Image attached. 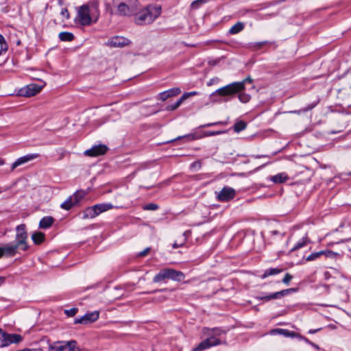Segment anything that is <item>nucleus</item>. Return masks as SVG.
<instances>
[{
    "label": "nucleus",
    "instance_id": "nucleus-44",
    "mask_svg": "<svg viewBox=\"0 0 351 351\" xmlns=\"http://www.w3.org/2000/svg\"><path fill=\"white\" fill-rule=\"evenodd\" d=\"M60 14L62 16L63 18L66 19H69V13L66 8H62Z\"/></svg>",
    "mask_w": 351,
    "mask_h": 351
},
{
    "label": "nucleus",
    "instance_id": "nucleus-25",
    "mask_svg": "<svg viewBox=\"0 0 351 351\" xmlns=\"http://www.w3.org/2000/svg\"><path fill=\"white\" fill-rule=\"evenodd\" d=\"M45 234L41 232H35L32 235V239L34 244L39 245L45 240Z\"/></svg>",
    "mask_w": 351,
    "mask_h": 351
},
{
    "label": "nucleus",
    "instance_id": "nucleus-26",
    "mask_svg": "<svg viewBox=\"0 0 351 351\" xmlns=\"http://www.w3.org/2000/svg\"><path fill=\"white\" fill-rule=\"evenodd\" d=\"M58 38L61 41L64 42H70L73 40L74 39V35L69 32H62L59 34Z\"/></svg>",
    "mask_w": 351,
    "mask_h": 351
},
{
    "label": "nucleus",
    "instance_id": "nucleus-37",
    "mask_svg": "<svg viewBox=\"0 0 351 351\" xmlns=\"http://www.w3.org/2000/svg\"><path fill=\"white\" fill-rule=\"evenodd\" d=\"M208 0H195L191 3V9L196 10L205 4Z\"/></svg>",
    "mask_w": 351,
    "mask_h": 351
},
{
    "label": "nucleus",
    "instance_id": "nucleus-20",
    "mask_svg": "<svg viewBox=\"0 0 351 351\" xmlns=\"http://www.w3.org/2000/svg\"><path fill=\"white\" fill-rule=\"evenodd\" d=\"M289 177L286 173H280L271 177L270 180L274 183H284L288 180Z\"/></svg>",
    "mask_w": 351,
    "mask_h": 351
},
{
    "label": "nucleus",
    "instance_id": "nucleus-6",
    "mask_svg": "<svg viewBox=\"0 0 351 351\" xmlns=\"http://www.w3.org/2000/svg\"><path fill=\"white\" fill-rule=\"evenodd\" d=\"M48 351H81L75 340L56 341L49 343Z\"/></svg>",
    "mask_w": 351,
    "mask_h": 351
},
{
    "label": "nucleus",
    "instance_id": "nucleus-52",
    "mask_svg": "<svg viewBox=\"0 0 351 351\" xmlns=\"http://www.w3.org/2000/svg\"><path fill=\"white\" fill-rule=\"evenodd\" d=\"M220 123H221V122L207 123V124L202 125V128L210 127V126L217 125V124H220Z\"/></svg>",
    "mask_w": 351,
    "mask_h": 351
},
{
    "label": "nucleus",
    "instance_id": "nucleus-57",
    "mask_svg": "<svg viewBox=\"0 0 351 351\" xmlns=\"http://www.w3.org/2000/svg\"><path fill=\"white\" fill-rule=\"evenodd\" d=\"M5 164V160L0 158V166Z\"/></svg>",
    "mask_w": 351,
    "mask_h": 351
},
{
    "label": "nucleus",
    "instance_id": "nucleus-18",
    "mask_svg": "<svg viewBox=\"0 0 351 351\" xmlns=\"http://www.w3.org/2000/svg\"><path fill=\"white\" fill-rule=\"evenodd\" d=\"M169 279L173 281L180 282L185 278V275L180 271H177L173 269L168 268Z\"/></svg>",
    "mask_w": 351,
    "mask_h": 351
},
{
    "label": "nucleus",
    "instance_id": "nucleus-13",
    "mask_svg": "<svg viewBox=\"0 0 351 351\" xmlns=\"http://www.w3.org/2000/svg\"><path fill=\"white\" fill-rule=\"evenodd\" d=\"M108 148L105 145H95L89 149L84 152V155L90 157L98 156L105 154Z\"/></svg>",
    "mask_w": 351,
    "mask_h": 351
},
{
    "label": "nucleus",
    "instance_id": "nucleus-38",
    "mask_svg": "<svg viewBox=\"0 0 351 351\" xmlns=\"http://www.w3.org/2000/svg\"><path fill=\"white\" fill-rule=\"evenodd\" d=\"M239 99L241 102L246 104L251 99V96L245 93H240L239 95Z\"/></svg>",
    "mask_w": 351,
    "mask_h": 351
},
{
    "label": "nucleus",
    "instance_id": "nucleus-39",
    "mask_svg": "<svg viewBox=\"0 0 351 351\" xmlns=\"http://www.w3.org/2000/svg\"><path fill=\"white\" fill-rule=\"evenodd\" d=\"M190 234V232L189 231H185L184 233H183V237H184V239H183V241L180 243H178L177 242H175L173 244V247L176 249L179 247H181L182 246L185 241H186V239H187V237H188V234Z\"/></svg>",
    "mask_w": 351,
    "mask_h": 351
},
{
    "label": "nucleus",
    "instance_id": "nucleus-53",
    "mask_svg": "<svg viewBox=\"0 0 351 351\" xmlns=\"http://www.w3.org/2000/svg\"><path fill=\"white\" fill-rule=\"evenodd\" d=\"M302 339H304V340L305 341H306L307 343H310V344H311L312 346H313L314 348H317V349L319 348V347H318V346H317V345H316V344H315V343H312V342L309 341L306 338H305V337H304V338H302Z\"/></svg>",
    "mask_w": 351,
    "mask_h": 351
},
{
    "label": "nucleus",
    "instance_id": "nucleus-19",
    "mask_svg": "<svg viewBox=\"0 0 351 351\" xmlns=\"http://www.w3.org/2000/svg\"><path fill=\"white\" fill-rule=\"evenodd\" d=\"M166 279H169V271L168 268L160 270L153 278V282L155 283H159L165 281Z\"/></svg>",
    "mask_w": 351,
    "mask_h": 351
},
{
    "label": "nucleus",
    "instance_id": "nucleus-17",
    "mask_svg": "<svg viewBox=\"0 0 351 351\" xmlns=\"http://www.w3.org/2000/svg\"><path fill=\"white\" fill-rule=\"evenodd\" d=\"M181 93V90L179 88H173L160 93L158 95L159 99L161 101H165L168 98L173 96H176Z\"/></svg>",
    "mask_w": 351,
    "mask_h": 351
},
{
    "label": "nucleus",
    "instance_id": "nucleus-64",
    "mask_svg": "<svg viewBox=\"0 0 351 351\" xmlns=\"http://www.w3.org/2000/svg\"><path fill=\"white\" fill-rule=\"evenodd\" d=\"M158 290H155V291H152L151 293H156V291H158Z\"/></svg>",
    "mask_w": 351,
    "mask_h": 351
},
{
    "label": "nucleus",
    "instance_id": "nucleus-8",
    "mask_svg": "<svg viewBox=\"0 0 351 351\" xmlns=\"http://www.w3.org/2000/svg\"><path fill=\"white\" fill-rule=\"evenodd\" d=\"M23 340V337L19 334H9L0 328V347H6L11 343H18Z\"/></svg>",
    "mask_w": 351,
    "mask_h": 351
},
{
    "label": "nucleus",
    "instance_id": "nucleus-56",
    "mask_svg": "<svg viewBox=\"0 0 351 351\" xmlns=\"http://www.w3.org/2000/svg\"><path fill=\"white\" fill-rule=\"evenodd\" d=\"M213 83H214V79H211V80L208 82V86H211Z\"/></svg>",
    "mask_w": 351,
    "mask_h": 351
},
{
    "label": "nucleus",
    "instance_id": "nucleus-9",
    "mask_svg": "<svg viewBox=\"0 0 351 351\" xmlns=\"http://www.w3.org/2000/svg\"><path fill=\"white\" fill-rule=\"evenodd\" d=\"M294 291V289H287L269 294L261 293V295L256 296V299L258 300H263L264 302H269L271 300L282 298V297L293 292Z\"/></svg>",
    "mask_w": 351,
    "mask_h": 351
},
{
    "label": "nucleus",
    "instance_id": "nucleus-49",
    "mask_svg": "<svg viewBox=\"0 0 351 351\" xmlns=\"http://www.w3.org/2000/svg\"><path fill=\"white\" fill-rule=\"evenodd\" d=\"M283 332V329L282 328H276V329H274L271 331V334H280V335H282V332Z\"/></svg>",
    "mask_w": 351,
    "mask_h": 351
},
{
    "label": "nucleus",
    "instance_id": "nucleus-3",
    "mask_svg": "<svg viewBox=\"0 0 351 351\" xmlns=\"http://www.w3.org/2000/svg\"><path fill=\"white\" fill-rule=\"evenodd\" d=\"M161 14V7L156 5H148L134 13V22L138 25L152 23Z\"/></svg>",
    "mask_w": 351,
    "mask_h": 351
},
{
    "label": "nucleus",
    "instance_id": "nucleus-31",
    "mask_svg": "<svg viewBox=\"0 0 351 351\" xmlns=\"http://www.w3.org/2000/svg\"><path fill=\"white\" fill-rule=\"evenodd\" d=\"M331 253L330 251H320V252H314V253H312L311 254H310L309 256H308L306 258V260L307 261H314L317 258H318L322 254H326V255H328V254H330Z\"/></svg>",
    "mask_w": 351,
    "mask_h": 351
},
{
    "label": "nucleus",
    "instance_id": "nucleus-36",
    "mask_svg": "<svg viewBox=\"0 0 351 351\" xmlns=\"http://www.w3.org/2000/svg\"><path fill=\"white\" fill-rule=\"evenodd\" d=\"M317 103H318L317 101L315 102V103H312L311 104H308L306 107H305V108H302L301 110H295V111H293L292 112L296 113V114H300L301 112H307L308 110H311L313 108H314L317 106Z\"/></svg>",
    "mask_w": 351,
    "mask_h": 351
},
{
    "label": "nucleus",
    "instance_id": "nucleus-62",
    "mask_svg": "<svg viewBox=\"0 0 351 351\" xmlns=\"http://www.w3.org/2000/svg\"><path fill=\"white\" fill-rule=\"evenodd\" d=\"M165 290H166V289H160V290H159V291H165Z\"/></svg>",
    "mask_w": 351,
    "mask_h": 351
},
{
    "label": "nucleus",
    "instance_id": "nucleus-1",
    "mask_svg": "<svg viewBox=\"0 0 351 351\" xmlns=\"http://www.w3.org/2000/svg\"><path fill=\"white\" fill-rule=\"evenodd\" d=\"M99 3L97 0H92L77 9L75 21L83 26H88L95 23L100 15Z\"/></svg>",
    "mask_w": 351,
    "mask_h": 351
},
{
    "label": "nucleus",
    "instance_id": "nucleus-33",
    "mask_svg": "<svg viewBox=\"0 0 351 351\" xmlns=\"http://www.w3.org/2000/svg\"><path fill=\"white\" fill-rule=\"evenodd\" d=\"M247 124L243 121H239L234 123L233 128L236 132H239L246 128Z\"/></svg>",
    "mask_w": 351,
    "mask_h": 351
},
{
    "label": "nucleus",
    "instance_id": "nucleus-42",
    "mask_svg": "<svg viewBox=\"0 0 351 351\" xmlns=\"http://www.w3.org/2000/svg\"><path fill=\"white\" fill-rule=\"evenodd\" d=\"M197 95V92L196 91H193V92H189V93H185L182 95V96L181 97L182 99H183V101H184L185 99H186L187 98H189V97L191 96H194V95Z\"/></svg>",
    "mask_w": 351,
    "mask_h": 351
},
{
    "label": "nucleus",
    "instance_id": "nucleus-40",
    "mask_svg": "<svg viewBox=\"0 0 351 351\" xmlns=\"http://www.w3.org/2000/svg\"><path fill=\"white\" fill-rule=\"evenodd\" d=\"M159 208L158 205L154 203H149L143 206L145 210H156Z\"/></svg>",
    "mask_w": 351,
    "mask_h": 351
},
{
    "label": "nucleus",
    "instance_id": "nucleus-58",
    "mask_svg": "<svg viewBox=\"0 0 351 351\" xmlns=\"http://www.w3.org/2000/svg\"><path fill=\"white\" fill-rule=\"evenodd\" d=\"M5 279L3 277H0V285L4 282Z\"/></svg>",
    "mask_w": 351,
    "mask_h": 351
},
{
    "label": "nucleus",
    "instance_id": "nucleus-55",
    "mask_svg": "<svg viewBox=\"0 0 351 351\" xmlns=\"http://www.w3.org/2000/svg\"><path fill=\"white\" fill-rule=\"evenodd\" d=\"M282 335L285 337H288L289 335H291L289 334V330H287V329H283V332H282Z\"/></svg>",
    "mask_w": 351,
    "mask_h": 351
},
{
    "label": "nucleus",
    "instance_id": "nucleus-16",
    "mask_svg": "<svg viewBox=\"0 0 351 351\" xmlns=\"http://www.w3.org/2000/svg\"><path fill=\"white\" fill-rule=\"evenodd\" d=\"M130 43V41L128 38L121 36H114L108 42V45L113 47H123Z\"/></svg>",
    "mask_w": 351,
    "mask_h": 351
},
{
    "label": "nucleus",
    "instance_id": "nucleus-14",
    "mask_svg": "<svg viewBox=\"0 0 351 351\" xmlns=\"http://www.w3.org/2000/svg\"><path fill=\"white\" fill-rule=\"evenodd\" d=\"M40 156L39 154H28L23 156L19 158L11 166V171H14L17 167L24 165L31 160L38 158Z\"/></svg>",
    "mask_w": 351,
    "mask_h": 351
},
{
    "label": "nucleus",
    "instance_id": "nucleus-32",
    "mask_svg": "<svg viewBox=\"0 0 351 351\" xmlns=\"http://www.w3.org/2000/svg\"><path fill=\"white\" fill-rule=\"evenodd\" d=\"M8 50V44L3 36L0 34V55L5 53Z\"/></svg>",
    "mask_w": 351,
    "mask_h": 351
},
{
    "label": "nucleus",
    "instance_id": "nucleus-5",
    "mask_svg": "<svg viewBox=\"0 0 351 351\" xmlns=\"http://www.w3.org/2000/svg\"><path fill=\"white\" fill-rule=\"evenodd\" d=\"M253 80L251 77H247L241 82H236L229 84L223 87H221L214 93H212L211 96L220 95V96H230L235 93H239L245 89V85L247 83H252Z\"/></svg>",
    "mask_w": 351,
    "mask_h": 351
},
{
    "label": "nucleus",
    "instance_id": "nucleus-22",
    "mask_svg": "<svg viewBox=\"0 0 351 351\" xmlns=\"http://www.w3.org/2000/svg\"><path fill=\"white\" fill-rule=\"evenodd\" d=\"M54 221L52 217H45L41 219L39 223V227L43 229H46L51 226Z\"/></svg>",
    "mask_w": 351,
    "mask_h": 351
},
{
    "label": "nucleus",
    "instance_id": "nucleus-63",
    "mask_svg": "<svg viewBox=\"0 0 351 351\" xmlns=\"http://www.w3.org/2000/svg\"><path fill=\"white\" fill-rule=\"evenodd\" d=\"M348 176H351V171L347 173Z\"/></svg>",
    "mask_w": 351,
    "mask_h": 351
},
{
    "label": "nucleus",
    "instance_id": "nucleus-11",
    "mask_svg": "<svg viewBox=\"0 0 351 351\" xmlns=\"http://www.w3.org/2000/svg\"><path fill=\"white\" fill-rule=\"evenodd\" d=\"M236 191L230 186H224L217 195V199L221 202H226L234 198Z\"/></svg>",
    "mask_w": 351,
    "mask_h": 351
},
{
    "label": "nucleus",
    "instance_id": "nucleus-45",
    "mask_svg": "<svg viewBox=\"0 0 351 351\" xmlns=\"http://www.w3.org/2000/svg\"><path fill=\"white\" fill-rule=\"evenodd\" d=\"M202 167V164L199 161H195L191 165V168H196L199 169Z\"/></svg>",
    "mask_w": 351,
    "mask_h": 351
},
{
    "label": "nucleus",
    "instance_id": "nucleus-27",
    "mask_svg": "<svg viewBox=\"0 0 351 351\" xmlns=\"http://www.w3.org/2000/svg\"><path fill=\"white\" fill-rule=\"evenodd\" d=\"M86 195V192H85L83 190H80L74 193L73 195H71V197H73L74 203H75V204H77L82 199L84 198Z\"/></svg>",
    "mask_w": 351,
    "mask_h": 351
},
{
    "label": "nucleus",
    "instance_id": "nucleus-30",
    "mask_svg": "<svg viewBox=\"0 0 351 351\" xmlns=\"http://www.w3.org/2000/svg\"><path fill=\"white\" fill-rule=\"evenodd\" d=\"M75 205H76V204H75V203H74L73 197H71V196H70L63 203L61 204L60 206L62 208L69 210Z\"/></svg>",
    "mask_w": 351,
    "mask_h": 351
},
{
    "label": "nucleus",
    "instance_id": "nucleus-21",
    "mask_svg": "<svg viewBox=\"0 0 351 351\" xmlns=\"http://www.w3.org/2000/svg\"><path fill=\"white\" fill-rule=\"evenodd\" d=\"M97 215L103 212L107 211L113 208V206L110 203L106 204H98L94 205Z\"/></svg>",
    "mask_w": 351,
    "mask_h": 351
},
{
    "label": "nucleus",
    "instance_id": "nucleus-23",
    "mask_svg": "<svg viewBox=\"0 0 351 351\" xmlns=\"http://www.w3.org/2000/svg\"><path fill=\"white\" fill-rule=\"evenodd\" d=\"M244 27H245L244 23L237 22L228 30V34H231V35L237 34L241 32V31H243Z\"/></svg>",
    "mask_w": 351,
    "mask_h": 351
},
{
    "label": "nucleus",
    "instance_id": "nucleus-51",
    "mask_svg": "<svg viewBox=\"0 0 351 351\" xmlns=\"http://www.w3.org/2000/svg\"><path fill=\"white\" fill-rule=\"evenodd\" d=\"M289 334L291 335H289L288 337H299L300 339H302L303 337H302L299 334L293 332V331H289Z\"/></svg>",
    "mask_w": 351,
    "mask_h": 351
},
{
    "label": "nucleus",
    "instance_id": "nucleus-10",
    "mask_svg": "<svg viewBox=\"0 0 351 351\" xmlns=\"http://www.w3.org/2000/svg\"><path fill=\"white\" fill-rule=\"evenodd\" d=\"M99 317V312L95 311L86 313L84 315L80 318H75L74 324H80L82 325H87L96 322Z\"/></svg>",
    "mask_w": 351,
    "mask_h": 351
},
{
    "label": "nucleus",
    "instance_id": "nucleus-34",
    "mask_svg": "<svg viewBox=\"0 0 351 351\" xmlns=\"http://www.w3.org/2000/svg\"><path fill=\"white\" fill-rule=\"evenodd\" d=\"M267 43H269L268 41L252 43L249 44V48H250L253 50H258V49H261L263 46H265Z\"/></svg>",
    "mask_w": 351,
    "mask_h": 351
},
{
    "label": "nucleus",
    "instance_id": "nucleus-15",
    "mask_svg": "<svg viewBox=\"0 0 351 351\" xmlns=\"http://www.w3.org/2000/svg\"><path fill=\"white\" fill-rule=\"evenodd\" d=\"M20 248L16 243H8L1 247L3 256H14Z\"/></svg>",
    "mask_w": 351,
    "mask_h": 351
},
{
    "label": "nucleus",
    "instance_id": "nucleus-12",
    "mask_svg": "<svg viewBox=\"0 0 351 351\" xmlns=\"http://www.w3.org/2000/svg\"><path fill=\"white\" fill-rule=\"evenodd\" d=\"M43 86L35 84H31L19 90V95L23 97H29L38 93Z\"/></svg>",
    "mask_w": 351,
    "mask_h": 351
},
{
    "label": "nucleus",
    "instance_id": "nucleus-61",
    "mask_svg": "<svg viewBox=\"0 0 351 351\" xmlns=\"http://www.w3.org/2000/svg\"><path fill=\"white\" fill-rule=\"evenodd\" d=\"M282 254V251L278 252V256H280V254Z\"/></svg>",
    "mask_w": 351,
    "mask_h": 351
},
{
    "label": "nucleus",
    "instance_id": "nucleus-7",
    "mask_svg": "<svg viewBox=\"0 0 351 351\" xmlns=\"http://www.w3.org/2000/svg\"><path fill=\"white\" fill-rule=\"evenodd\" d=\"M16 244L23 251H27L29 249V246L27 243V233L26 231V226L23 223L20 224L16 228Z\"/></svg>",
    "mask_w": 351,
    "mask_h": 351
},
{
    "label": "nucleus",
    "instance_id": "nucleus-2",
    "mask_svg": "<svg viewBox=\"0 0 351 351\" xmlns=\"http://www.w3.org/2000/svg\"><path fill=\"white\" fill-rule=\"evenodd\" d=\"M203 332L208 337L195 347L193 351H203L213 346L226 344L225 338L226 334V330L221 328H204Z\"/></svg>",
    "mask_w": 351,
    "mask_h": 351
},
{
    "label": "nucleus",
    "instance_id": "nucleus-50",
    "mask_svg": "<svg viewBox=\"0 0 351 351\" xmlns=\"http://www.w3.org/2000/svg\"><path fill=\"white\" fill-rule=\"evenodd\" d=\"M221 133H222V132H221V131L208 132L206 133V135L207 136H215V135L220 134Z\"/></svg>",
    "mask_w": 351,
    "mask_h": 351
},
{
    "label": "nucleus",
    "instance_id": "nucleus-35",
    "mask_svg": "<svg viewBox=\"0 0 351 351\" xmlns=\"http://www.w3.org/2000/svg\"><path fill=\"white\" fill-rule=\"evenodd\" d=\"M183 99L180 97L177 101L172 104H169L166 107V109L169 111H172L177 109L183 102Z\"/></svg>",
    "mask_w": 351,
    "mask_h": 351
},
{
    "label": "nucleus",
    "instance_id": "nucleus-4",
    "mask_svg": "<svg viewBox=\"0 0 351 351\" xmlns=\"http://www.w3.org/2000/svg\"><path fill=\"white\" fill-rule=\"evenodd\" d=\"M113 6L117 8L115 14L119 16H130L138 10V0H112Z\"/></svg>",
    "mask_w": 351,
    "mask_h": 351
},
{
    "label": "nucleus",
    "instance_id": "nucleus-54",
    "mask_svg": "<svg viewBox=\"0 0 351 351\" xmlns=\"http://www.w3.org/2000/svg\"><path fill=\"white\" fill-rule=\"evenodd\" d=\"M321 330H322V328H317V329H311V330H308V333H309V334H315V333H316L317 332L320 331Z\"/></svg>",
    "mask_w": 351,
    "mask_h": 351
},
{
    "label": "nucleus",
    "instance_id": "nucleus-60",
    "mask_svg": "<svg viewBox=\"0 0 351 351\" xmlns=\"http://www.w3.org/2000/svg\"><path fill=\"white\" fill-rule=\"evenodd\" d=\"M3 256L1 247H0V258Z\"/></svg>",
    "mask_w": 351,
    "mask_h": 351
},
{
    "label": "nucleus",
    "instance_id": "nucleus-46",
    "mask_svg": "<svg viewBox=\"0 0 351 351\" xmlns=\"http://www.w3.org/2000/svg\"><path fill=\"white\" fill-rule=\"evenodd\" d=\"M188 138L189 141H193V140L196 139L195 135V134H188V135L184 136H182V137H181V136L178 137V138Z\"/></svg>",
    "mask_w": 351,
    "mask_h": 351
},
{
    "label": "nucleus",
    "instance_id": "nucleus-47",
    "mask_svg": "<svg viewBox=\"0 0 351 351\" xmlns=\"http://www.w3.org/2000/svg\"><path fill=\"white\" fill-rule=\"evenodd\" d=\"M17 351H44V350H43V349H42L40 348H25L23 350H17Z\"/></svg>",
    "mask_w": 351,
    "mask_h": 351
},
{
    "label": "nucleus",
    "instance_id": "nucleus-59",
    "mask_svg": "<svg viewBox=\"0 0 351 351\" xmlns=\"http://www.w3.org/2000/svg\"><path fill=\"white\" fill-rule=\"evenodd\" d=\"M271 233H272V234H273V235H276V234H277L278 232V231H277V230H274V231H272V232H271Z\"/></svg>",
    "mask_w": 351,
    "mask_h": 351
},
{
    "label": "nucleus",
    "instance_id": "nucleus-41",
    "mask_svg": "<svg viewBox=\"0 0 351 351\" xmlns=\"http://www.w3.org/2000/svg\"><path fill=\"white\" fill-rule=\"evenodd\" d=\"M77 311H78L77 308H72L71 309L64 310V313L68 317H73L77 313Z\"/></svg>",
    "mask_w": 351,
    "mask_h": 351
},
{
    "label": "nucleus",
    "instance_id": "nucleus-43",
    "mask_svg": "<svg viewBox=\"0 0 351 351\" xmlns=\"http://www.w3.org/2000/svg\"><path fill=\"white\" fill-rule=\"evenodd\" d=\"M292 278H293V276L291 274L287 273L285 274V277L283 278L282 282L286 285H288Z\"/></svg>",
    "mask_w": 351,
    "mask_h": 351
},
{
    "label": "nucleus",
    "instance_id": "nucleus-29",
    "mask_svg": "<svg viewBox=\"0 0 351 351\" xmlns=\"http://www.w3.org/2000/svg\"><path fill=\"white\" fill-rule=\"evenodd\" d=\"M282 271V269L278 268H269L265 271L264 274L262 275L261 278L263 279L266 278L269 276L276 275Z\"/></svg>",
    "mask_w": 351,
    "mask_h": 351
},
{
    "label": "nucleus",
    "instance_id": "nucleus-28",
    "mask_svg": "<svg viewBox=\"0 0 351 351\" xmlns=\"http://www.w3.org/2000/svg\"><path fill=\"white\" fill-rule=\"evenodd\" d=\"M309 243V240L308 239L307 236L303 237L301 240H300L295 245L294 247L290 250L289 252L295 251L298 249H300L305 245H307V243Z\"/></svg>",
    "mask_w": 351,
    "mask_h": 351
},
{
    "label": "nucleus",
    "instance_id": "nucleus-24",
    "mask_svg": "<svg viewBox=\"0 0 351 351\" xmlns=\"http://www.w3.org/2000/svg\"><path fill=\"white\" fill-rule=\"evenodd\" d=\"M97 216V212L95 210V208L94 206L88 207L85 209L83 213V218L84 219H88V218H95Z\"/></svg>",
    "mask_w": 351,
    "mask_h": 351
},
{
    "label": "nucleus",
    "instance_id": "nucleus-48",
    "mask_svg": "<svg viewBox=\"0 0 351 351\" xmlns=\"http://www.w3.org/2000/svg\"><path fill=\"white\" fill-rule=\"evenodd\" d=\"M149 251L150 247H147L146 249H145L144 250L139 253V256H145L146 255H147Z\"/></svg>",
    "mask_w": 351,
    "mask_h": 351
}]
</instances>
